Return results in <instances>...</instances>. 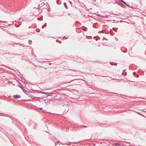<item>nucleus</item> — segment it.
Wrapping results in <instances>:
<instances>
[{"label": "nucleus", "instance_id": "3", "mask_svg": "<svg viewBox=\"0 0 146 146\" xmlns=\"http://www.w3.org/2000/svg\"><path fill=\"white\" fill-rule=\"evenodd\" d=\"M123 3H124L126 5H128L125 2H123Z\"/></svg>", "mask_w": 146, "mask_h": 146}, {"label": "nucleus", "instance_id": "1", "mask_svg": "<svg viewBox=\"0 0 146 146\" xmlns=\"http://www.w3.org/2000/svg\"><path fill=\"white\" fill-rule=\"evenodd\" d=\"M14 96L15 98H20L21 97L20 96L18 95H14Z\"/></svg>", "mask_w": 146, "mask_h": 146}, {"label": "nucleus", "instance_id": "2", "mask_svg": "<svg viewBox=\"0 0 146 146\" xmlns=\"http://www.w3.org/2000/svg\"><path fill=\"white\" fill-rule=\"evenodd\" d=\"M115 145L116 146H119L120 145L119 143H115Z\"/></svg>", "mask_w": 146, "mask_h": 146}, {"label": "nucleus", "instance_id": "4", "mask_svg": "<svg viewBox=\"0 0 146 146\" xmlns=\"http://www.w3.org/2000/svg\"><path fill=\"white\" fill-rule=\"evenodd\" d=\"M121 1L122 2H124V1H123L122 0H121Z\"/></svg>", "mask_w": 146, "mask_h": 146}]
</instances>
